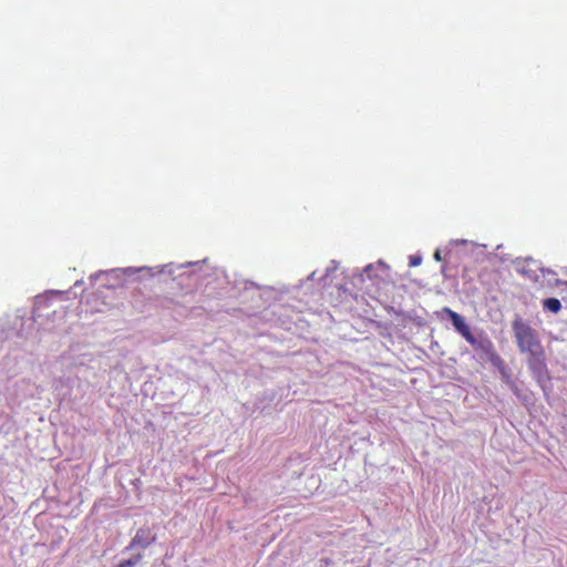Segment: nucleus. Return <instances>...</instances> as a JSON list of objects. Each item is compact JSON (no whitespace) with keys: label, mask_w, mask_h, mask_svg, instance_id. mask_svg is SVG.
I'll list each match as a JSON object with an SVG mask.
<instances>
[{"label":"nucleus","mask_w":567,"mask_h":567,"mask_svg":"<svg viewBox=\"0 0 567 567\" xmlns=\"http://www.w3.org/2000/svg\"><path fill=\"white\" fill-rule=\"evenodd\" d=\"M512 329L516 339L517 347L522 353H534L543 348L542 342L535 329L522 317L516 316L512 322Z\"/></svg>","instance_id":"obj_1"},{"label":"nucleus","mask_w":567,"mask_h":567,"mask_svg":"<svg viewBox=\"0 0 567 567\" xmlns=\"http://www.w3.org/2000/svg\"><path fill=\"white\" fill-rule=\"evenodd\" d=\"M467 342L477 352L481 360L489 362L494 368H503V359L496 352L492 340L485 333L473 334Z\"/></svg>","instance_id":"obj_2"},{"label":"nucleus","mask_w":567,"mask_h":567,"mask_svg":"<svg viewBox=\"0 0 567 567\" xmlns=\"http://www.w3.org/2000/svg\"><path fill=\"white\" fill-rule=\"evenodd\" d=\"M526 362L533 378L545 391L547 384L549 383L550 375L547 368L544 349L536 352L534 351V353L528 354Z\"/></svg>","instance_id":"obj_3"},{"label":"nucleus","mask_w":567,"mask_h":567,"mask_svg":"<svg viewBox=\"0 0 567 567\" xmlns=\"http://www.w3.org/2000/svg\"><path fill=\"white\" fill-rule=\"evenodd\" d=\"M437 316L441 319H444L445 317L451 320L454 329L467 341L474 334L468 324L465 322L464 318L458 315L457 312L453 311L449 307H444L440 312H437Z\"/></svg>","instance_id":"obj_4"},{"label":"nucleus","mask_w":567,"mask_h":567,"mask_svg":"<svg viewBox=\"0 0 567 567\" xmlns=\"http://www.w3.org/2000/svg\"><path fill=\"white\" fill-rule=\"evenodd\" d=\"M155 539H156L155 535H153L148 528H140L136 532V534H135L134 538L132 539L127 549L134 548V547H140L142 549H145L151 544H153L155 542Z\"/></svg>","instance_id":"obj_5"},{"label":"nucleus","mask_w":567,"mask_h":567,"mask_svg":"<svg viewBox=\"0 0 567 567\" xmlns=\"http://www.w3.org/2000/svg\"><path fill=\"white\" fill-rule=\"evenodd\" d=\"M543 307L553 313H557L561 309V302L557 298H547L543 301Z\"/></svg>","instance_id":"obj_6"},{"label":"nucleus","mask_w":567,"mask_h":567,"mask_svg":"<svg viewBox=\"0 0 567 567\" xmlns=\"http://www.w3.org/2000/svg\"><path fill=\"white\" fill-rule=\"evenodd\" d=\"M140 269H135V268H125V269H113L111 270L110 272H105V275H116L117 274H123V275H132V274H135L136 271H138ZM101 275H104L103 271H100L95 275H92L90 277L91 280H95L99 276Z\"/></svg>","instance_id":"obj_7"},{"label":"nucleus","mask_w":567,"mask_h":567,"mask_svg":"<svg viewBox=\"0 0 567 567\" xmlns=\"http://www.w3.org/2000/svg\"><path fill=\"white\" fill-rule=\"evenodd\" d=\"M373 269H374V266L372 264L365 266L363 268V272L359 275L360 280H363V275H367L369 278H372L374 276Z\"/></svg>","instance_id":"obj_8"},{"label":"nucleus","mask_w":567,"mask_h":567,"mask_svg":"<svg viewBox=\"0 0 567 567\" xmlns=\"http://www.w3.org/2000/svg\"><path fill=\"white\" fill-rule=\"evenodd\" d=\"M421 262H422L421 256H419V255L410 256V266L411 267H416V266L421 265Z\"/></svg>","instance_id":"obj_9"},{"label":"nucleus","mask_w":567,"mask_h":567,"mask_svg":"<svg viewBox=\"0 0 567 567\" xmlns=\"http://www.w3.org/2000/svg\"><path fill=\"white\" fill-rule=\"evenodd\" d=\"M337 269V264L334 260L331 261V266L327 268L324 277H328L331 271H334Z\"/></svg>","instance_id":"obj_10"},{"label":"nucleus","mask_w":567,"mask_h":567,"mask_svg":"<svg viewBox=\"0 0 567 567\" xmlns=\"http://www.w3.org/2000/svg\"><path fill=\"white\" fill-rule=\"evenodd\" d=\"M499 371V373L504 377V378H507V368H506V364L505 362L503 361V368L502 369H497Z\"/></svg>","instance_id":"obj_11"},{"label":"nucleus","mask_w":567,"mask_h":567,"mask_svg":"<svg viewBox=\"0 0 567 567\" xmlns=\"http://www.w3.org/2000/svg\"><path fill=\"white\" fill-rule=\"evenodd\" d=\"M433 257H434V259H435L436 261H441V260H442V256H441V251H440V249H436V250H435V252H434Z\"/></svg>","instance_id":"obj_12"},{"label":"nucleus","mask_w":567,"mask_h":567,"mask_svg":"<svg viewBox=\"0 0 567 567\" xmlns=\"http://www.w3.org/2000/svg\"><path fill=\"white\" fill-rule=\"evenodd\" d=\"M556 286L567 285V281H564L561 279H557L555 282Z\"/></svg>","instance_id":"obj_13"},{"label":"nucleus","mask_w":567,"mask_h":567,"mask_svg":"<svg viewBox=\"0 0 567 567\" xmlns=\"http://www.w3.org/2000/svg\"><path fill=\"white\" fill-rule=\"evenodd\" d=\"M378 266H379V267H382V268H388V267H386V265H385L382 260H380V261L378 262Z\"/></svg>","instance_id":"obj_14"},{"label":"nucleus","mask_w":567,"mask_h":567,"mask_svg":"<svg viewBox=\"0 0 567 567\" xmlns=\"http://www.w3.org/2000/svg\"><path fill=\"white\" fill-rule=\"evenodd\" d=\"M315 275H316V272L310 274V276L308 277V279H309V280L313 279Z\"/></svg>","instance_id":"obj_15"},{"label":"nucleus","mask_w":567,"mask_h":567,"mask_svg":"<svg viewBox=\"0 0 567 567\" xmlns=\"http://www.w3.org/2000/svg\"><path fill=\"white\" fill-rule=\"evenodd\" d=\"M446 272V268L445 266L442 267V274H445Z\"/></svg>","instance_id":"obj_16"}]
</instances>
